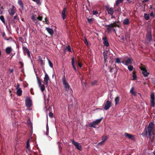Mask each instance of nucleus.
<instances>
[{"instance_id":"f704fd0d","label":"nucleus","mask_w":155,"mask_h":155,"mask_svg":"<svg viewBox=\"0 0 155 155\" xmlns=\"http://www.w3.org/2000/svg\"><path fill=\"white\" fill-rule=\"evenodd\" d=\"M144 16L146 20H148L149 18V15H148L147 14H144Z\"/></svg>"},{"instance_id":"412c9836","label":"nucleus","mask_w":155,"mask_h":155,"mask_svg":"<svg viewBox=\"0 0 155 155\" xmlns=\"http://www.w3.org/2000/svg\"><path fill=\"white\" fill-rule=\"evenodd\" d=\"M17 94L18 96H21L22 94V91L21 88H17Z\"/></svg>"},{"instance_id":"bf43d9fd","label":"nucleus","mask_w":155,"mask_h":155,"mask_svg":"<svg viewBox=\"0 0 155 155\" xmlns=\"http://www.w3.org/2000/svg\"><path fill=\"white\" fill-rule=\"evenodd\" d=\"M17 18V15L15 16L14 17V19H16Z\"/></svg>"},{"instance_id":"79ce46f5","label":"nucleus","mask_w":155,"mask_h":155,"mask_svg":"<svg viewBox=\"0 0 155 155\" xmlns=\"http://www.w3.org/2000/svg\"><path fill=\"white\" fill-rule=\"evenodd\" d=\"M152 83L153 84L155 87V78H152Z\"/></svg>"},{"instance_id":"49530a36","label":"nucleus","mask_w":155,"mask_h":155,"mask_svg":"<svg viewBox=\"0 0 155 155\" xmlns=\"http://www.w3.org/2000/svg\"><path fill=\"white\" fill-rule=\"evenodd\" d=\"M67 49L69 52H71L70 47L69 46H67Z\"/></svg>"},{"instance_id":"69168bd1","label":"nucleus","mask_w":155,"mask_h":155,"mask_svg":"<svg viewBox=\"0 0 155 155\" xmlns=\"http://www.w3.org/2000/svg\"><path fill=\"white\" fill-rule=\"evenodd\" d=\"M2 9V7H0V11H1Z\"/></svg>"},{"instance_id":"603ef678","label":"nucleus","mask_w":155,"mask_h":155,"mask_svg":"<svg viewBox=\"0 0 155 155\" xmlns=\"http://www.w3.org/2000/svg\"><path fill=\"white\" fill-rule=\"evenodd\" d=\"M42 17L38 16V17H37V19L40 21H41L42 19Z\"/></svg>"},{"instance_id":"a19ab883","label":"nucleus","mask_w":155,"mask_h":155,"mask_svg":"<svg viewBox=\"0 0 155 155\" xmlns=\"http://www.w3.org/2000/svg\"><path fill=\"white\" fill-rule=\"evenodd\" d=\"M94 20V19L93 18H91L90 19L87 18V21L88 23H91Z\"/></svg>"},{"instance_id":"0e129e2a","label":"nucleus","mask_w":155,"mask_h":155,"mask_svg":"<svg viewBox=\"0 0 155 155\" xmlns=\"http://www.w3.org/2000/svg\"><path fill=\"white\" fill-rule=\"evenodd\" d=\"M58 143H59L58 146H59V148H60V144L59 142H58Z\"/></svg>"},{"instance_id":"ea45409f","label":"nucleus","mask_w":155,"mask_h":155,"mask_svg":"<svg viewBox=\"0 0 155 155\" xmlns=\"http://www.w3.org/2000/svg\"><path fill=\"white\" fill-rule=\"evenodd\" d=\"M97 83V80H94V81H92L91 83V84L92 85H94L96 84Z\"/></svg>"},{"instance_id":"ddd939ff","label":"nucleus","mask_w":155,"mask_h":155,"mask_svg":"<svg viewBox=\"0 0 155 155\" xmlns=\"http://www.w3.org/2000/svg\"><path fill=\"white\" fill-rule=\"evenodd\" d=\"M14 6L12 5V7L10 8L8 10L9 14L10 15H13L15 14Z\"/></svg>"},{"instance_id":"f3484780","label":"nucleus","mask_w":155,"mask_h":155,"mask_svg":"<svg viewBox=\"0 0 155 155\" xmlns=\"http://www.w3.org/2000/svg\"><path fill=\"white\" fill-rule=\"evenodd\" d=\"M46 30L51 35H52L54 34V31L52 28H47Z\"/></svg>"},{"instance_id":"a211bd4d","label":"nucleus","mask_w":155,"mask_h":155,"mask_svg":"<svg viewBox=\"0 0 155 155\" xmlns=\"http://www.w3.org/2000/svg\"><path fill=\"white\" fill-rule=\"evenodd\" d=\"M108 28H107V30L108 32H110L112 28L114 27V25L112 24H110L107 25Z\"/></svg>"},{"instance_id":"680f3d73","label":"nucleus","mask_w":155,"mask_h":155,"mask_svg":"<svg viewBox=\"0 0 155 155\" xmlns=\"http://www.w3.org/2000/svg\"><path fill=\"white\" fill-rule=\"evenodd\" d=\"M120 10V8H118L117 9V10H117V11H119Z\"/></svg>"},{"instance_id":"774afa93","label":"nucleus","mask_w":155,"mask_h":155,"mask_svg":"<svg viewBox=\"0 0 155 155\" xmlns=\"http://www.w3.org/2000/svg\"><path fill=\"white\" fill-rule=\"evenodd\" d=\"M152 6H150V8L151 9H152Z\"/></svg>"},{"instance_id":"dca6fc26","label":"nucleus","mask_w":155,"mask_h":155,"mask_svg":"<svg viewBox=\"0 0 155 155\" xmlns=\"http://www.w3.org/2000/svg\"><path fill=\"white\" fill-rule=\"evenodd\" d=\"M124 135L125 136L131 139H134V137L133 135H130L128 133H125Z\"/></svg>"},{"instance_id":"f8f14e48","label":"nucleus","mask_w":155,"mask_h":155,"mask_svg":"<svg viewBox=\"0 0 155 155\" xmlns=\"http://www.w3.org/2000/svg\"><path fill=\"white\" fill-rule=\"evenodd\" d=\"M147 40L149 42H150L152 41V38L151 36V33L150 31H149L146 36Z\"/></svg>"},{"instance_id":"4be33fe9","label":"nucleus","mask_w":155,"mask_h":155,"mask_svg":"<svg viewBox=\"0 0 155 155\" xmlns=\"http://www.w3.org/2000/svg\"><path fill=\"white\" fill-rule=\"evenodd\" d=\"M120 97L119 96H117L116 97L115 99V104L116 105L118 104L120 102Z\"/></svg>"},{"instance_id":"2f4dec72","label":"nucleus","mask_w":155,"mask_h":155,"mask_svg":"<svg viewBox=\"0 0 155 155\" xmlns=\"http://www.w3.org/2000/svg\"><path fill=\"white\" fill-rule=\"evenodd\" d=\"M128 69L130 71H131L133 70L134 68L133 66L130 65L128 66Z\"/></svg>"},{"instance_id":"aec40b11","label":"nucleus","mask_w":155,"mask_h":155,"mask_svg":"<svg viewBox=\"0 0 155 155\" xmlns=\"http://www.w3.org/2000/svg\"><path fill=\"white\" fill-rule=\"evenodd\" d=\"M66 11V8H64L62 12V18L63 20H64L65 18V13Z\"/></svg>"},{"instance_id":"7ed1b4c3","label":"nucleus","mask_w":155,"mask_h":155,"mask_svg":"<svg viewBox=\"0 0 155 155\" xmlns=\"http://www.w3.org/2000/svg\"><path fill=\"white\" fill-rule=\"evenodd\" d=\"M62 80L63 84L64 86L65 90L67 91L70 88V86L67 82L64 75L63 77Z\"/></svg>"},{"instance_id":"13d9d810","label":"nucleus","mask_w":155,"mask_h":155,"mask_svg":"<svg viewBox=\"0 0 155 155\" xmlns=\"http://www.w3.org/2000/svg\"><path fill=\"white\" fill-rule=\"evenodd\" d=\"M19 86H20L19 84H17V87H16V89H17V88H20L19 87Z\"/></svg>"},{"instance_id":"c756f323","label":"nucleus","mask_w":155,"mask_h":155,"mask_svg":"<svg viewBox=\"0 0 155 155\" xmlns=\"http://www.w3.org/2000/svg\"><path fill=\"white\" fill-rule=\"evenodd\" d=\"M29 146L30 144L29 142V140H28L27 143L26 148L27 150H28L29 151H30Z\"/></svg>"},{"instance_id":"6ab92c4d","label":"nucleus","mask_w":155,"mask_h":155,"mask_svg":"<svg viewBox=\"0 0 155 155\" xmlns=\"http://www.w3.org/2000/svg\"><path fill=\"white\" fill-rule=\"evenodd\" d=\"M12 51V49L11 47H8L5 48L6 53L8 54H9Z\"/></svg>"},{"instance_id":"f03ea898","label":"nucleus","mask_w":155,"mask_h":155,"mask_svg":"<svg viewBox=\"0 0 155 155\" xmlns=\"http://www.w3.org/2000/svg\"><path fill=\"white\" fill-rule=\"evenodd\" d=\"M140 68L142 71V73L143 75L145 77L148 76L149 73L147 70L146 67L141 64V66L140 67Z\"/></svg>"},{"instance_id":"473e14b6","label":"nucleus","mask_w":155,"mask_h":155,"mask_svg":"<svg viewBox=\"0 0 155 155\" xmlns=\"http://www.w3.org/2000/svg\"><path fill=\"white\" fill-rule=\"evenodd\" d=\"M38 83L39 86L41 85V81L39 79L38 77H37Z\"/></svg>"},{"instance_id":"393cba45","label":"nucleus","mask_w":155,"mask_h":155,"mask_svg":"<svg viewBox=\"0 0 155 155\" xmlns=\"http://www.w3.org/2000/svg\"><path fill=\"white\" fill-rule=\"evenodd\" d=\"M123 24L124 25H127L129 23V21L128 18L125 19L123 21Z\"/></svg>"},{"instance_id":"6e6552de","label":"nucleus","mask_w":155,"mask_h":155,"mask_svg":"<svg viewBox=\"0 0 155 155\" xmlns=\"http://www.w3.org/2000/svg\"><path fill=\"white\" fill-rule=\"evenodd\" d=\"M49 81L50 79L47 73L45 72V76L44 78V84L48 86V82Z\"/></svg>"},{"instance_id":"5fc2aeb1","label":"nucleus","mask_w":155,"mask_h":155,"mask_svg":"<svg viewBox=\"0 0 155 155\" xmlns=\"http://www.w3.org/2000/svg\"><path fill=\"white\" fill-rule=\"evenodd\" d=\"M77 63H78V66L80 67H81L82 66V64L81 63H79L78 62H77Z\"/></svg>"},{"instance_id":"c85d7f7f","label":"nucleus","mask_w":155,"mask_h":155,"mask_svg":"<svg viewBox=\"0 0 155 155\" xmlns=\"http://www.w3.org/2000/svg\"><path fill=\"white\" fill-rule=\"evenodd\" d=\"M0 19L4 24H5V21L3 16L2 15L0 16Z\"/></svg>"},{"instance_id":"864d4df0","label":"nucleus","mask_w":155,"mask_h":155,"mask_svg":"<svg viewBox=\"0 0 155 155\" xmlns=\"http://www.w3.org/2000/svg\"><path fill=\"white\" fill-rule=\"evenodd\" d=\"M40 60L41 64L42 65H44L45 64V63L44 62V61L42 59H40Z\"/></svg>"},{"instance_id":"1a4fd4ad","label":"nucleus","mask_w":155,"mask_h":155,"mask_svg":"<svg viewBox=\"0 0 155 155\" xmlns=\"http://www.w3.org/2000/svg\"><path fill=\"white\" fill-rule=\"evenodd\" d=\"M71 141L72 144L75 146L77 149L79 150H81V146L79 143L78 142H75L73 140H72Z\"/></svg>"},{"instance_id":"052dcab7","label":"nucleus","mask_w":155,"mask_h":155,"mask_svg":"<svg viewBox=\"0 0 155 155\" xmlns=\"http://www.w3.org/2000/svg\"><path fill=\"white\" fill-rule=\"evenodd\" d=\"M143 1L145 2H148L149 0H143Z\"/></svg>"},{"instance_id":"20e7f679","label":"nucleus","mask_w":155,"mask_h":155,"mask_svg":"<svg viewBox=\"0 0 155 155\" xmlns=\"http://www.w3.org/2000/svg\"><path fill=\"white\" fill-rule=\"evenodd\" d=\"M102 118L97 119L95 120L93 122L89 124V126L90 127L94 128H96V125L98 124L101 121Z\"/></svg>"},{"instance_id":"6e6d98bb","label":"nucleus","mask_w":155,"mask_h":155,"mask_svg":"<svg viewBox=\"0 0 155 155\" xmlns=\"http://www.w3.org/2000/svg\"><path fill=\"white\" fill-rule=\"evenodd\" d=\"M150 15L153 17H154V14L153 12H152L150 14Z\"/></svg>"},{"instance_id":"a878e982","label":"nucleus","mask_w":155,"mask_h":155,"mask_svg":"<svg viewBox=\"0 0 155 155\" xmlns=\"http://www.w3.org/2000/svg\"><path fill=\"white\" fill-rule=\"evenodd\" d=\"M130 93L134 96H136V92L134 91V87H132L130 91Z\"/></svg>"},{"instance_id":"c9c22d12","label":"nucleus","mask_w":155,"mask_h":155,"mask_svg":"<svg viewBox=\"0 0 155 155\" xmlns=\"http://www.w3.org/2000/svg\"><path fill=\"white\" fill-rule=\"evenodd\" d=\"M103 54H104V59L105 61H106V60L107 59V54L106 53H105V52L104 51L103 52Z\"/></svg>"},{"instance_id":"72a5a7b5","label":"nucleus","mask_w":155,"mask_h":155,"mask_svg":"<svg viewBox=\"0 0 155 155\" xmlns=\"http://www.w3.org/2000/svg\"><path fill=\"white\" fill-rule=\"evenodd\" d=\"M115 63L118 64L120 63H121V60L120 58H117L115 59Z\"/></svg>"},{"instance_id":"7c9ffc66","label":"nucleus","mask_w":155,"mask_h":155,"mask_svg":"<svg viewBox=\"0 0 155 155\" xmlns=\"http://www.w3.org/2000/svg\"><path fill=\"white\" fill-rule=\"evenodd\" d=\"M133 79L132 80H135L137 79V77L136 74L134 73V72H133Z\"/></svg>"},{"instance_id":"3c124183","label":"nucleus","mask_w":155,"mask_h":155,"mask_svg":"<svg viewBox=\"0 0 155 155\" xmlns=\"http://www.w3.org/2000/svg\"><path fill=\"white\" fill-rule=\"evenodd\" d=\"M48 115L51 117H53V114L50 112L48 113Z\"/></svg>"},{"instance_id":"4d7b16f0","label":"nucleus","mask_w":155,"mask_h":155,"mask_svg":"<svg viewBox=\"0 0 155 155\" xmlns=\"http://www.w3.org/2000/svg\"><path fill=\"white\" fill-rule=\"evenodd\" d=\"M9 71H10V73H12L13 71V70L12 69H9Z\"/></svg>"},{"instance_id":"b1692460","label":"nucleus","mask_w":155,"mask_h":155,"mask_svg":"<svg viewBox=\"0 0 155 155\" xmlns=\"http://www.w3.org/2000/svg\"><path fill=\"white\" fill-rule=\"evenodd\" d=\"M31 19L34 22L37 21V17L35 15L32 16L31 17Z\"/></svg>"},{"instance_id":"09e8293b","label":"nucleus","mask_w":155,"mask_h":155,"mask_svg":"<svg viewBox=\"0 0 155 155\" xmlns=\"http://www.w3.org/2000/svg\"><path fill=\"white\" fill-rule=\"evenodd\" d=\"M45 21H45L46 22V24H48V20L47 19V18H45Z\"/></svg>"},{"instance_id":"a18cd8bd","label":"nucleus","mask_w":155,"mask_h":155,"mask_svg":"<svg viewBox=\"0 0 155 155\" xmlns=\"http://www.w3.org/2000/svg\"><path fill=\"white\" fill-rule=\"evenodd\" d=\"M121 2L120 1V0H117L116 2V5H118Z\"/></svg>"},{"instance_id":"0eeeda50","label":"nucleus","mask_w":155,"mask_h":155,"mask_svg":"<svg viewBox=\"0 0 155 155\" xmlns=\"http://www.w3.org/2000/svg\"><path fill=\"white\" fill-rule=\"evenodd\" d=\"M151 106L154 107L155 106V96L154 93H152L150 94V101Z\"/></svg>"},{"instance_id":"338daca9","label":"nucleus","mask_w":155,"mask_h":155,"mask_svg":"<svg viewBox=\"0 0 155 155\" xmlns=\"http://www.w3.org/2000/svg\"><path fill=\"white\" fill-rule=\"evenodd\" d=\"M113 68H112L110 69V72H113Z\"/></svg>"},{"instance_id":"de8ad7c7","label":"nucleus","mask_w":155,"mask_h":155,"mask_svg":"<svg viewBox=\"0 0 155 155\" xmlns=\"http://www.w3.org/2000/svg\"><path fill=\"white\" fill-rule=\"evenodd\" d=\"M84 43L87 45H88V42L87 39L86 38H85L84 41Z\"/></svg>"},{"instance_id":"37998d69","label":"nucleus","mask_w":155,"mask_h":155,"mask_svg":"<svg viewBox=\"0 0 155 155\" xmlns=\"http://www.w3.org/2000/svg\"><path fill=\"white\" fill-rule=\"evenodd\" d=\"M25 49L26 50L27 53V54H28V56L29 57H30V52H29V50L26 48H25Z\"/></svg>"},{"instance_id":"bb28decb","label":"nucleus","mask_w":155,"mask_h":155,"mask_svg":"<svg viewBox=\"0 0 155 155\" xmlns=\"http://www.w3.org/2000/svg\"><path fill=\"white\" fill-rule=\"evenodd\" d=\"M74 62H75V61H74V58H72V61H71L72 65L75 71H76V69L74 65Z\"/></svg>"},{"instance_id":"39448f33","label":"nucleus","mask_w":155,"mask_h":155,"mask_svg":"<svg viewBox=\"0 0 155 155\" xmlns=\"http://www.w3.org/2000/svg\"><path fill=\"white\" fill-rule=\"evenodd\" d=\"M26 106L28 108H29L32 105V101L30 98L27 97L25 99Z\"/></svg>"},{"instance_id":"4c0bfd02","label":"nucleus","mask_w":155,"mask_h":155,"mask_svg":"<svg viewBox=\"0 0 155 155\" xmlns=\"http://www.w3.org/2000/svg\"><path fill=\"white\" fill-rule=\"evenodd\" d=\"M48 60L49 65L51 68H53V65L52 63L50 61V60L48 59Z\"/></svg>"},{"instance_id":"e2e57ef3","label":"nucleus","mask_w":155,"mask_h":155,"mask_svg":"<svg viewBox=\"0 0 155 155\" xmlns=\"http://www.w3.org/2000/svg\"><path fill=\"white\" fill-rule=\"evenodd\" d=\"M20 64L22 66L23 65V63L22 62H20Z\"/></svg>"},{"instance_id":"5701e85b","label":"nucleus","mask_w":155,"mask_h":155,"mask_svg":"<svg viewBox=\"0 0 155 155\" xmlns=\"http://www.w3.org/2000/svg\"><path fill=\"white\" fill-rule=\"evenodd\" d=\"M107 137L106 136H103L102 138V141L99 142L98 143V145H100L101 144H102L107 139Z\"/></svg>"},{"instance_id":"4468645a","label":"nucleus","mask_w":155,"mask_h":155,"mask_svg":"<svg viewBox=\"0 0 155 155\" xmlns=\"http://www.w3.org/2000/svg\"><path fill=\"white\" fill-rule=\"evenodd\" d=\"M103 40L104 44L106 46H108L109 45V43L106 37H104L103 38Z\"/></svg>"},{"instance_id":"c03bdc74","label":"nucleus","mask_w":155,"mask_h":155,"mask_svg":"<svg viewBox=\"0 0 155 155\" xmlns=\"http://www.w3.org/2000/svg\"><path fill=\"white\" fill-rule=\"evenodd\" d=\"M18 4L21 6H23V4L21 1L19 0L18 1Z\"/></svg>"},{"instance_id":"e433bc0d","label":"nucleus","mask_w":155,"mask_h":155,"mask_svg":"<svg viewBox=\"0 0 155 155\" xmlns=\"http://www.w3.org/2000/svg\"><path fill=\"white\" fill-rule=\"evenodd\" d=\"M34 2H35L38 5H40L41 4V3L40 2V0H32Z\"/></svg>"},{"instance_id":"9b49d317","label":"nucleus","mask_w":155,"mask_h":155,"mask_svg":"<svg viewBox=\"0 0 155 155\" xmlns=\"http://www.w3.org/2000/svg\"><path fill=\"white\" fill-rule=\"evenodd\" d=\"M106 9L108 14L112 15L114 13V10L113 8H110L108 5L106 6Z\"/></svg>"},{"instance_id":"8fccbe9b","label":"nucleus","mask_w":155,"mask_h":155,"mask_svg":"<svg viewBox=\"0 0 155 155\" xmlns=\"http://www.w3.org/2000/svg\"><path fill=\"white\" fill-rule=\"evenodd\" d=\"M93 13L94 15H96L98 14V12L97 11H94L93 12Z\"/></svg>"},{"instance_id":"58836bf2","label":"nucleus","mask_w":155,"mask_h":155,"mask_svg":"<svg viewBox=\"0 0 155 155\" xmlns=\"http://www.w3.org/2000/svg\"><path fill=\"white\" fill-rule=\"evenodd\" d=\"M46 128V135L48 136V133H49V128H48V124H47Z\"/></svg>"},{"instance_id":"9d476101","label":"nucleus","mask_w":155,"mask_h":155,"mask_svg":"<svg viewBox=\"0 0 155 155\" xmlns=\"http://www.w3.org/2000/svg\"><path fill=\"white\" fill-rule=\"evenodd\" d=\"M111 106V102L109 101H107L105 104L104 109L106 110H108Z\"/></svg>"},{"instance_id":"cd10ccee","label":"nucleus","mask_w":155,"mask_h":155,"mask_svg":"<svg viewBox=\"0 0 155 155\" xmlns=\"http://www.w3.org/2000/svg\"><path fill=\"white\" fill-rule=\"evenodd\" d=\"M41 91L43 93L45 89V86L44 85L42 84L39 86Z\"/></svg>"},{"instance_id":"f257e3e1","label":"nucleus","mask_w":155,"mask_h":155,"mask_svg":"<svg viewBox=\"0 0 155 155\" xmlns=\"http://www.w3.org/2000/svg\"><path fill=\"white\" fill-rule=\"evenodd\" d=\"M153 126V123L151 122L149 123L148 127L147 128H145L144 131L142 134V135L144 136L148 133L149 136L150 137L151 136V134L154 128Z\"/></svg>"},{"instance_id":"423d86ee","label":"nucleus","mask_w":155,"mask_h":155,"mask_svg":"<svg viewBox=\"0 0 155 155\" xmlns=\"http://www.w3.org/2000/svg\"><path fill=\"white\" fill-rule=\"evenodd\" d=\"M132 59L131 58H129L127 60H123L122 63L126 65H128V64H132Z\"/></svg>"},{"instance_id":"2eb2a0df","label":"nucleus","mask_w":155,"mask_h":155,"mask_svg":"<svg viewBox=\"0 0 155 155\" xmlns=\"http://www.w3.org/2000/svg\"><path fill=\"white\" fill-rule=\"evenodd\" d=\"M2 35L3 38L5 40L8 41H11L12 40V38L11 37H10L8 38H6L5 36V32H2Z\"/></svg>"}]
</instances>
